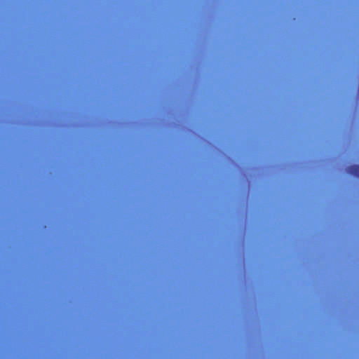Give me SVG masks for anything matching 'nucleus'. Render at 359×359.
I'll list each match as a JSON object with an SVG mask.
<instances>
[{"label":"nucleus","mask_w":359,"mask_h":359,"mask_svg":"<svg viewBox=\"0 0 359 359\" xmlns=\"http://www.w3.org/2000/svg\"><path fill=\"white\" fill-rule=\"evenodd\" d=\"M346 172L356 177L359 178V165H350L346 168Z\"/></svg>","instance_id":"obj_1"}]
</instances>
